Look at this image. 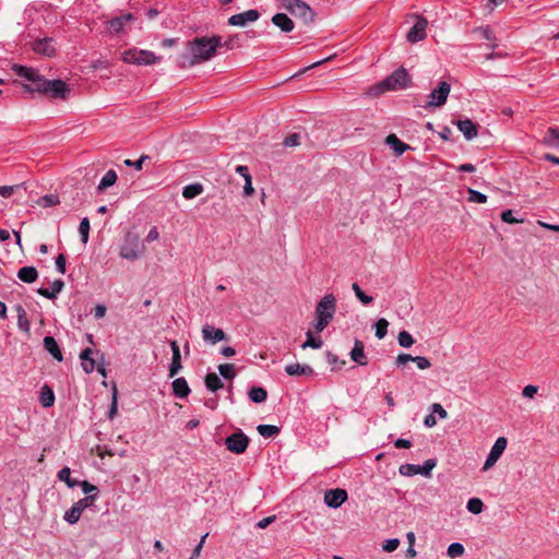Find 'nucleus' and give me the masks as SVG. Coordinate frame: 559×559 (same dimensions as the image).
I'll return each instance as SVG.
<instances>
[{"mask_svg": "<svg viewBox=\"0 0 559 559\" xmlns=\"http://www.w3.org/2000/svg\"><path fill=\"white\" fill-rule=\"evenodd\" d=\"M12 69L16 75L28 82L24 87L29 92L43 93L59 99H66L70 94L68 84L62 80H47L36 69L25 66L14 64Z\"/></svg>", "mask_w": 559, "mask_h": 559, "instance_id": "obj_1", "label": "nucleus"}, {"mask_svg": "<svg viewBox=\"0 0 559 559\" xmlns=\"http://www.w3.org/2000/svg\"><path fill=\"white\" fill-rule=\"evenodd\" d=\"M222 45L221 36L194 38L188 43L187 53L181 56L180 66L186 68L207 61L215 56Z\"/></svg>", "mask_w": 559, "mask_h": 559, "instance_id": "obj_2", "label": "nucleus"}, {"mask_svg": "<svg viewBox=\"0 0 559 559\" xmlns=\"http://www.w3.org/2000/svg\"><path fill=\"white\" fill-rule=\"evenodd\" d=\"M411 78L404 68L395 70L391 75L385 78L374 88L377 93H383L385 91H399L409 86Z\"/></svg>", "mask_w": 559, "mask_h": 559, "instance_id": "obj_3", "label": "nucleus"}, {"mask_svg": "<svg viewBox=\"0 0 559 559\" xmlns=\"http://www.w3.org/2000/svg\"><path fill=\"white\" fill-rule=\"evenodd\" d=\"M160 59V57L156 56L151 50L136 48L128 49L121 55V60L123 62L138 66H151L158 63Z\"/></svg>", "mask_w": 559, "mask_h": 559, "instance_id": "obj_4", "label": "nucleus"}, {"mask_svg": "<svg viewBox=\"0 0 559 559\" xmlns=\"http://www.w3.org/2000/svg\"><path fill=\"white\" fill-rule=\"evenodd\" d=\"M144 245L135 234L128 233L123 243L120 246L119 255L128 261H135L144 252Z\"/></svg>", "mask_w": 559, "mask_h": 559, "instance_id": "obj_5", "label": "nucleus"}, {"mask_svg": "<svg viewBox=\"0 0 559 559\" xmlns=\"http://www.w3.org/2000/svg\"><path fill=\"white\" fill-rule=\"evenodd\" d=\"M336 311V298L333 294H326L323 296L316 306L314 317L316 319H322L331 322Z\"/></svg>", "mask_w": 559, "mask_h": 559, "instance_id": "obj_6", "label": "nucleus"}, {"mask_svg": "<svg viewBox=\"0 0 559 559\" xmlns=\"http://www.w3.org/2000/svg\"><path fill=\"white\" fill-rule=\"evenodd\" d=\"M94 506V497H84L73 503V506L66 511L63 515V520L73 525L79 522L81 514L84 510L87 508H91Z\"/></svg>", "mask_w": 559, "mask_h": 559, "instance_id": "obj_7", "label": "nucleus"}, {"mask_svg": "<svg viewBox=\"0 0 559 559\" xmlns=\"http://www.w3.org/2000/svg\"><path fill=\"white\" fill-rule=\"evenodd\" d=\"M508 445L506 437H499L490 449V452L483 465V471H489L501 457Z\"/></svg>", "mask_w": 559, "mask_h": 559, "instance_id": "obj_8", "label": "nucleus"}, {"mask_svg": "<svg viewBox=\"0 0 559 559\" xmlns=\"http://www.w3.org/2000/svg\"><path fill=\"white\" fill-rule=\"evenodd\" d=\"M248 444L249 438L242 431L231 433L225 439L227 450L235 454H242L246 452Z\"/></svg>", "mask_w": 559, "mask_h": 559, "instance_id": "obj_9", "label": "nucleus"}, {"mask_svg": "<svg viewBox=\"0 0 559 559\" xmlns=\"http://www.w3.org/2000/svg\"><path fill=\"white\" fill-rule=\"evenodd\" d=\"M451 86L448 82L441 81L438 86L429 94L428 107H440L445 104L450 94Z\"/></svg>", "mask_w": 559, "mask_h": 559, "instance_id": "obj_10", "label": "nucleus"}, {"mask_svg": "<svg viewBox=\"0 0 559 559\" xmlns=\"http://www.w3.org/2000/svg\"><path fill=\"white\" fill-rule=\"evenodd\" d=\"M415 19L416 23L406 34V39L411 44L424 40L427 36L428 21L420 15H415Z\"/></svg>", "mask_w": 559, "mask_h": 559, "instance_id": "obj_11", "label": "nucleus"}, {"mask_svg": "<svg viewBox=\"0 0 559 559\" xmlns=\"http://www.w3.org/2000/svg\"><path fill=\"white\" fill-rule=\"evenodd\" d=\"M293 15L302 19L305 22H312L314 17L313 10L302 0H297L289 5L283 7Z\"/></svg>", "mask_w": 559, "mask_h": 559, "instance_id": "obj_12", "label": "nucleus"}, {"mask_svg": "<svg viewBox=\"0 0 559 559\" xmlns=\"http://www.w3.org/2000/svg\"><path fill=\"white\" fill-rule=\"evenodd\" d=\"M347 499V491L342 488L329 489L324 492V503L332 509L340 508Z\"/></svg>", "mask_w": 559, "mask_h": 559, "instance_id": "obj_13", "label": "nucleus"}, {"mask_svg": "<svg viewBox=\"0 0 559 559\" xmlns=\"http://www.w3.org/2000/svg\"><path fill=\"white\" fill-rule=\"evenodd\" d=\"M259 17H260V13L258 12V10L250 9L245 12L231 15L228 19V24L231 26L243 27L248 23H253V22L258 21Z\"/></svg>", "mask_w": 559, "mask_h": 559, "instance_id": "obj_14", "label": "nucleus"}, {"mask_svg": "<svg viewBox=\"0 0 559 559\" xmlns=\"http://www.w3.org/2000/svg\"><path fill=\"white\" fill-rule=\"evenodd\" d=\"M134 21V16L131 13H126L120 16H116L106 23V29L111 35H117L124 31L126 25Z\"/></svg>", "mask_w": 559, "mask_h": 559, "instance_id": "obj_15", "label": "nucleus"}, {"mask_svg": "<svg viewBox=\"0 0 559 559\" xmlns=\"http://www.w3.org/2000/svg\"><path fill=\"white\" fill-rule=\"evenodd\" d=\"M202 338L205 343L214 345L226 340V334L222 329L214 328L210 324H204L202 326Z\"/></svg>", "mask_w": 559, "mask_h": 559, "instance_id": "obj_16", "label": "nucleus"}, {"mask_svg": "<svg viewBox=\"0 0 559 559\" xmlns=\"http://www.w3.org/2000/svg\"><path fill=\"white\" fill-rule=\"evenodd\" d=\"M33 50L36 53L52 57L56 53V46L52 38L45 37L33 43Z\"/></svg>", "mask_w": 559, "mask_h": 559, "instance_id": "obj_17", "label": "nucleus"}, {"mask_svg": "<svg viewBox=\"0 0 559 559\" xmlns=\"http://www.w3.org/2000/svg\"><path fill=\"white\" fill-rule=\"evenodd\" d=\"M170 348L173 352L171 364L169 366V378H174L181 369V355L180 348L176 341L170 342Z\"/></svg>", "mask_w": 559, "mask_h": 559, "instance_id": "obj_18", "label": "nucleus"}, {"mask_svg": "<svg viewBox=\"0 0 559 559\" xmlns=\"http://www.w3.org/2000/svg\"><path fill=\"white\" fill-rule=\"evenodd\" d=\"M349 356L350 359L359 366H366L368 364L364 343L359 340H355L354 347L352 348Z\"/></svg>", "mask_w": 559, "mask_h": 559, "instance_id": "obj_19", "label": "nucleus"}, {"mask_svg": "<svg viewBox=\"0 0 559 559\" xmlns=\"http://www.w3.org/2000/svg\"><path fill=\"white\" fill-rule=\"evenodd\" d=\"M272 23L284 33H289L294 29V21L285 13H276L272 16Z\"/></svg>", "mask_w": 559, "mask_h": 559, "instance_id": "obj_20", "label": "nucleus"}, {"mask_svg": "<svg viewBox=\"0 0 559 559\" xmlns=\"http://www.w3.org/2000/svg\"><path fill=\"white\" fill-rule=\"evenodd\" d=\"M456 126L467 141L477 136L476 124L471 119L459 120Z\"/></svg>", "mask_w": 559, "mask_h": 559, "instance_id": "obj_21", "label": "nucleus"}, {"mask_svg": "<svg viewBox=\"0 0 559 559\" xmlns=\"http://www.w3.org/2000/svg\"><path fill=\"white\" fill-rule=\"evenodd\" d=\"M64 287V283L63 281L61 280H55L52 283H51V287L50 288H44V287H40L37 289V293L47 298V299H55L57 297V295L59 293H61V290L63 289Z\"/></svg>", "mask_w": 559, "mask_h": 559, "instance_id": "obj_22", "label": "nucleus"}, {"mask_svg": "<svg viewBox=\"0 0 559 559\" xmlns=\"http://www.w3.org/2000/svg\"><path fill=\"white\" fill-rule=\"evenodd\" d=\"M173 393L179 399H185L190 394V388L185 378H176L173 383Z\"/></svg>", "mask_w": 559, "mask_h": 559, "instance_id": "obj_23", "label": "nucleus"}, {"mask_svg": "<svg viewBox=\"0 0 559 559\" xmlns=\"http://www.w3.org/2000/svg\"><path fill=\"white\" fill-rule=\"evenodd\" d=\"M43 343H44L45 349L55 359H57L58 361H62L63 356H62L61 349H60L58 343L56 342V340L52 336H45Z\"/></svg>", "mask_w": 559, "mask_h": 559, "instance_id": "obj_24", "label": "nucleus"}, {"mask_svg": "<svg viewBox=\"0 0 559 559\" xmlns=\"http://www.w3.org/2000/svg\"><path fill=\"white\" fill-rule=\"evenodd\" d=\"M17 313V328L20 331L24 332L26 335L31 334V323L27 319V314L25 309L21 305H16L14 307Z\"/></svg>", "mask_w": 559, "mask_h": 559, "instance_id": "obj_25", "label": "nucleus"}, {"mask_svg": "<svg viewBox=\"0 0 559 559\" xmlns=\"http://www.w3.org/2000/svg\"><path fill=\"white\" fill-rule=\"evenodd\" d=\"M285 372L288 376H312L313 369L308 365L290 364L285 367Z\"/></svg>", "mask_w": 559, "mask_h": 559, "instance_id": "obj_26", "label": "nucleus"}, {"mask_svg": "<svg viewBox=\"0 0 559 559\" xmlns=\"http://www.w3.org/2000/svg\"><path fill=\"white\" fill-rule=\"evenodd\" d=\"M385 143L394 151L397 156L409 150V145L403 143L395 134H390L385 139Z\"/></svg>", "mask_w": 559, "mask_h": 559, "instance_id": "obj_27", "label": "nucleus"}, {"mask_svg": "<svg viewBox=\"0 0 559 559\" xmlns=\"http://www.w3.org/2000/svg\"><path fill=\"white\" fill-rule=\"evenodd\" d=\"M93 349L92 348H85L81 355L80 359L82 360L81 365L83 370L86 373H92L95 369V360L92 358Z\"/></svg>", "mask_w": 559, "mask_h": 559, "instance_id": "obj_28", "label": "nucleus"}, {"mask_svg": "<svg viewBox=\"0 0 559 559\" xmlns=\"http://www.w3.org/2000/svg\"><path fill=\"white\" fill-rule=\"evenodd\" d=\"M17 277L24 283H34L38 277V272L34 266L21 267L17 272Z\"/></svg>", "mask_w": 559, "mask_h": 559, "instance_id": "obj_29", "label": "nucleus"}, {"mask_svg": "<svg viewBox=\"0 0 559 559\" xmlns=\"http://www.w3.org/2000/svg\"><path fill=\"white\" fill-rule=\"evenodd\" d=\"M543 143L548 147H559V129L554 127L549 128L545 133Z\"/></svg>", "mask_w": 559, "mask_h": 559, "instance_id": "obj_30", "label": "nucleus"}, {"mask_svg": "<svg viewBox=\"0 0 559 559\" xmlns=\"http://www.w3.org/2000/svg\"><path fill=\"white\" fill-rule=\"evenodd\" d=\"M39 402L44 407H50L55 403V394L49 385L45 384L40 389Z\"/></svg>", "mask_w": 559, "mask_h": 559, "instance_id": "obj_31", "label": "nucleus"}, {"mask_svg": "<svg viewBox=\"0 0 559 559\" xmlns=\"http://www.w3.org/2000/svg\"><path fill=\"white\" fill-rule=\"evenodd\" d=\"M117 181V174L115 170L110 169L108 171H106V174L103 176V178L100 179L98 186H97V190L99 192L106 190L107 188L109 187H112Z\"/></svg>", "mask_w": 559, "mask_h": 559, "instance_id": "obj_32", "label": "nucleus"}, {"mask_svg": "<svg viewBox=\"0 0 559 559\" xmlns=\"http://www.w3.org/2000/svg\"><path fill=\"white\" fill-rule=\"evenodd\" d=\"M205 386L209 391L216 392L223 388V382L216 373L211 372L205 377Z\"/></svg>", "mask_w": 559, "mask_h": 559, "instance_id": "obj_33", "label": "nucleus"}, {"mask_svg": "<svg viewBox=\"0 0 559 559\" xmlns=\"http://www.w3.org/2000/svg\"><path fill=\"white\" fill-rule=\"evenodd\" d=\"M203 192V186L201 183L188 185L182 190V197L187 200L193 199Z\"/></svg>", "mask_w": 559, "mask_h": 559, "instance_id": "obj_34", "label": "nucleus"}, {"mask_svg": "<svg viewBox=\"0 0 559 559\" xmlns=\"http://www.w3.org/2000/svg\"><path fill=\"white\" fill-rule=\"evenodd\" d=\"M323 346V341L321 337H314L311 331L306 333V341L302 343L301 348L306 349L308 347L313 349H319Z\"/></svg>", "mask_w": 559, "mask_h": 559, "instance_id": "obj_35", "label": "nucleus"}, {"mask_svg": "<svg viewBox=\"0 0 559 559\" xmlns=\"http://www.w3.org/2000/svg\"><path fill=\"white\" fill-rule=\"evenodd\" d=\"M248 395L253 403H262L266 400L267 392L263 388L253 386L250 389Z\"/></svg>", "mask_w": 559, "mask_h": 559, "instance_id": "obj_36", "label": "nucleus"}, {"mask_svg": "<svg viewBox=\"0 0 559 559\" xmlns=\"http://www.w3.org/2000/svg\"><path fill=\"white\" fill-rule=\"evenodd\" d=\"M80 487H81L82 491L86 495L85 497H94V503H95L96 500L98 499V492H99L98 488L87 480H82L80 483Z\"/></svg>", "mask_w": 559, "mask_h": 559, "instance_id": "obj_37", "label": "nucleus"}, {"mask_svg": "<svg viewBox=\"0 0 559 559\" xmlns=\"http://www.w3.org/2000/svg\"><path fill=\"white\" fill-rule=\"evenodd\" d=\"M466 509L473 514H480L484 510V503L479 498H471L467 501Z\"/></svg>", "mask_w": 559, "mask_h": 559, "instance_id": "obj_38", "label": "nucleus"}, {"mask_svg": "<svg viewBox=\"0 0 559 559\" xmlns=\"http://www.w3.org/2000/svg\"><path fill=\"white\" fill-rule=\"evenodd\" d=\"M257 430L264 438L273 437L280 432V428L274 425H259Z\"/></svg>", "mask_w": 559, "mask_h": 559, "instance_id": "obj_39", "label": "nucleus"}, {"mask_svg": "<svg viewBox=\"0 0 559 559\" xmlns=\"http://www.w3.org/2000/svg\"><path fill=\"white\" fill-rule=\"evenodd\" d=\"M388 326H389V322L383 318L379 319L374 323V330H376L374 334L378 340H382L386 335Z\"/></svg>", "mask_w": 559, "mask_h": 559, "instance_id": "obj_40", "label": "nucleus"}, {"mask_svg": "<svg viewBox=\"0 0 559 559\" xmlns=\"http://www.w3.org/2000/svg\"><path fill=\"white\" fill-rule=\"evenodd\" d=\"M399 472L403 476L411 477V476L419 474L420 471H419V465L407 463V464L401 465L399 468Z\"/></svg>", "mask_w": 559, "mask_h": 559, "instance_id": "obj_41", "label": "nucleus"}, {"mask_svg": "<svg viewBox=\"0 0 559 559\" xmlns=\"http://www.w3.org/2000/svg\"><path fill=\"white\" fill-rule=\"evenodd\" d=\"M352 289L354 290L356 297L362 305H369L372 302L373 298L371 296L366 295L357 283H354L352 285Z\"/></svg>", "mask_w": 559, "mask_h": 559, "instance_id": "obj_42", "label": "nucleus"}, {"mask_svg": "<svg viewBox=\"0 0 559 559\" xmlns=\"http://www.w3.org/2000/svg\"><path fill=\"white\" fill-rule=\"evenodd\" d=\"M221 376L225 379H233L236 376L235 366L231 364H222L218 366Z\"/></svg>", "mask_w": 559, "mask_h": 559, "instance_id": "obj_43", "label": "nucleus"}, {"mask_svg": "<svg viewBox=\"0 0 559 559\" xmlns=\"http://www.w3.org/2000/svg\"><path fill=\"white\" fill-rule=\"evenodd\" d=\"M79 233L81 235V240L83 243L88 241V233H90V219L87 217L82 218L79 225Z\"/></svg>", "mask_w": 559, "mask_h": 559, "instance_id": "obj_44", "label": "nucleus"}, {"mask_svg": "<svg viewBox=\"0 0 559 559\" xmlns=\"http://www.w3.org/2000/svg\"><path fill=\"white\" fill-rule=\"evenodd\" d=\"M397 341H399L400 346H402L404 348H408L415 343L414 337L407 331L400 332L399 336H397Z\"/></svg>", "mask_w": 559, "mask_h": 559, "instance_id": "obj_45", "label": "nucleus"}, {"mask_svg": "<svg viewBox=\"0 0 559 559\" xmlns=\"http://www.w3.org/2000/svg\"><path fill=\"white\" fill-rule=\"evenodd\" d=\"M464 554V546L461 543H452L447 549L450 558L461 557Z\"/></svg>", "mask_w": 559, "mask_h": 559, "instance_id": "obj_46", "label": "nucleus"}, {"mask_svg": "<svg viewBox=\"0 0 559 559\" xmlns=\"http://www.w3.org/2000/svg\"><path fill=\"white\" fill-rule=\"evenodd\" d=\"M59 203V198L55 194H46L38 200V205L43 207L55 206Z\"/></svg>", "mask_w": 559, "mask_h": 559, "instance_id": "obj_47", "label": "nucleus"}, {"mask_svg": "<svg viewBox=\"0 0 559 559\" xmlns=\"http://www.w3.org/2000/svg\"><path fill=\"white\" fill-rule=\"evenodd\" d=\"M436 465L437 462L435 459L426 460L421 466L419 465V474L429 477L431 475V471L436 467Z\"/></svg>", "mask_w": 559, "mask_h": 559, "instance_id": "obj_48", "label": "nucleus"}, {"mask_svg": "<svg viewBox=\"0 0 559 559\" xmlns=\"http://www.w3.org/2000/svg\"><path fill=\"white\" fill-rule=\"evenodd\" d=\"M468 201L474 203H486L487 195L477 190L468 189Z\"/></svg>", "mask_w": 559, "mask_h": 559, "instance_id": "obj_49", "label": "nucleus"}, {"mask_svg": "<svg viewBox=\"0 0 559 559\" xmlns=\"http://www.w3.org/2000/svg\"><path fill=\"white\" fill-rule=\"evenodd\" d=\"M117 394H118L117 388L114 386L111 405H110V409H109V413H108V417L110 419H112L115 417V415L117 414V411H118V397H117Z\"/></svg>", "mask_w": 559, "mask_h": 559, "instance_id": "obj_50", "label": "nucleus"}, {"mask_svg": "<svg viewBox=\"0 0 559 559\" xmlns=\"http://www.w3.org/2000/svg\"><path fill=\"white\" fill-rule=\"evenodd\" d=\"M399 545H400L399 538L386 539L382 545V549L386 552H392L399 547Z\"/></svg>", "mask_w": 559, "mask_h": 559, "instance_id": "obj_51", "label": "nucleus"}, {"mask_svg": "<svg viewBox=\"0 0 559 559\" xmlns=\"http://www.w3.org/2000/svg\"><path fill=\"white\" fill-rule=\"evenodd\" d=\"M501 219L508 224L522 223L523 219H518L513 216L512 210H506L501 213Z\"/></svg>", "mask_w": 559, "mask_h": 559, "instance_id": "obj_52", "label": "nucleus"}, {"mask_svg": "<svg viewBox=\"0 0 559 559\" xmlns=\"http://www.w3.org/2000/svg\"><path fill=\"white\" fill-rule=\"evenodd\" d=\"M413 361L417 365L418 369L420 370L428 369L431 366L430 361L424 356H415L413 357Z\"/></svg>", "mask_w": 559, "mask_h": 559, "instance_id": "obj_53", "label": "nucleus"}, {"mask_svg": "<svg viewBox=\"0 0 559 559\" xmlns=\"http://www.w3.org/2000/svg\"><path fill=\"white\" fill-rule=\"evenodd\" d=\"M148 158V156L146 155H142L138 160L133 162L131 159H126L124 160V165L129 166V167H134L136 170H141L142 167H143V163L144 160H146Z\"/></svg>", "mask_w": 559, "mask_h": 559, "instance_id": "obj_54", "label": "nucleus"}, {"mask_svg": "<svg viewBox=\"0 0 559 559\" xmlns=\"http://www.w3.org/2000/svg\"><path fill=\"white\" fill-rule=\"evenodd\" d=\"M57 477L60 481H63V483H69V480L71 479V469L70 467L66 466L63 468H61L58 474H57Z\"/></svg>", "mask_w": 559, "mask_h": 559, "instance_id": "obj_55", "label": "nucleus"}, {"mask_svg": "<svg viewBox=\"0 0 559 559\" xmlns=\"http://www.w3.org/2000/svg\"><path fill=\"white\" fill-rule=\"evenodd\" d=\"M537 391H538V386L528 384V385L524 386V389L522 390V395L526 399H533L534 395L537 393Z\"/></svg>", "mask_w": 559, "mask_h": 559, "instance_id": "obj_56", "label": "nucleus"}, {"mask_svg": "<svg viewBox=\"0 0 559 559\" xmlns=\"http://www.w3.org/2000/svg\"><path fill=\"white\" fill-rule=\"evenodd\" d=\"M431 413L438 414L441 419H444L448 417L447 411L439 403H433L431 405Z\"/></svg>", "mask_w": 559, "mask_h": 559, "instance_id": "obj_57", "label": "nucleus"}, {"mask_svg": "<svg viewBox=\"0 0 559 559\" xmlns=\"http://www.w3.org/2000/svg\"><path fill=\"white\" fill-rule=\"evenodd\" d=\"M66 257L61 253L56 259V267L59 273L64 274L66 273Z\"/></svg>", "mask_w": 559, "mask_h": 559, "instance_id": "obj_58", "label": "nucleus"}, {"mask_svg": "<svg viewBox=\"0 0 559 559\" xmlns=\"http://www.w3.org/2000/svg\"><path fill=\"white\" fill-rule=\"evenodd\" d=\"M408 361H413V356L409 354H400L395 359L397 367L406 365Z\"/></svg>", "mask_w": 559, "mask_h": 559, "instance_id": "obj_59", "label": "nucleus"}, {"mask_svg": "<svg viewBox=\"0 0 559 559\" xmlns=\"http://www.w3.org/2000/svg\"><path fill=\"white\" fill-rule=\"evenodd\" d=\"M299 143V134L297 133H294L284 140V145L289 147L297 146Z\"/></svg>", "mask_w": 559, "mask_h": 559, "instance_id": "obj_60", "label": "nucleus"}, {"mask_svg": "<svg viewBox=\"0 0 559 559\" xmlns=\"http://www.w3.org/2000/svg\"><path fill=\"white\" fill-rule=\"evenodd\" d=\"M253 192H254V189L252 187V179H251V176H248L245 178L243 194L246 197H249V195L253 194Z\"/></svg>", "mask_w": 559, "mask_h": 559, "instance_id": "obj_61", "label": "nucleus"}, {"mask_svg": "<svg viewBox=\"0 0 559 559\" xmlns=\"http://www.w3.org/2000/svg\"><path fill=\"white\" fill-rule=\"evenodd\" d=\"M275 518H276L275 515H271V516L260 520L257 523V527H259L261 530L266 528L271 523H273L275 521Z\"/></svg>", "mask_w": 559, "mask_h": 559, "instance_id": "obj_62", "label": "nucleus"}, {"mask_svg": "<svg viewBox=\"0 0 559 559\" xmlns=\"http://www.w3.org/2000/svg\"><path fill=\"white\" fill-rule=\"evenodd\" d=\"M158 238H159L158 229L156 227H152L146 235V241L152 242V241L157 240Z\"/></svg>", "mask_w": 559, "mask_h": 559, "instance_id": "obj_63", "label": "nucleus"}, {"mask_svg": "<svg viewBox=\"0 0 559 559\" xmlns=\"http://www.w3.org/2000/svg\"><path fill=\"white\" fill-rule=\"evenodd\" d=\"M330 324V322L328 321H324L322 319H316V322L313 323V329L316 330V332H322L328 325Z\"/></svg>", "mask_w": 559, "mask_h": 559, "instance_id": "obj_64", "label": "nucleus"}]
</instances>
